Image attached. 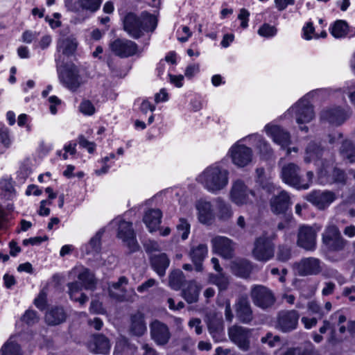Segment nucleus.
Listing matches in <instances>:
<instances>
[{
    "label": "nucleus",
    "instance_id": "obj_1",
    "mask_svg": "<svg viewBox=\"0 0 355 355\" xmlns=\"http://www.w3.org/2000/svg\"><path fill=\"white\" fill-rule=\"evenodd\" d=\"M197 181L209 192L217 194L225 189L229 182V171L219 164L207 167L197 178Z\"/></svg>",
    "mask_w": 355,
    "mask_h": 355
},
{
    "label": "nucleus",
    "instance_id": "obj_2",
    "mask_svg": "<svg viewBox=\"0 0 355 355\" xmlns=\"http://www.w3.org/2000/svg\"><path fill=\"white\" fill-rule=\"evenodd\" d=\"M157 25V18L146 11L140 17L132 12L128 13L123 19V28L134 39H139L144 32H153Z\"/></svg>",
    "mask_w": 355,
    "mask_h": 355
},
{
    "label": "nucleus",
    "instance_id": "obj_3",
    "mask_svg": "<svg viewBox=\"0 0 355 355\" xmlns=\"http://www.w3.org/2000/svg\"><path fill=\"white\" fill-rule=\"evenodd\" d=\"M308 94L300 98L291 106L287 111V114L295 119L296 123L302 131L307 132L309 128L304 125L310 123L315 118L313 107L311 104Z\"/></svg>",
    "mask_w": 355,
    "mask_h": 355
},
{
    "label": "nucleus",
    "instance_id": "obj_4",
    "mask_svg": "<svg viewBox=\"0 0 355 355\" xmlns=\"http://www.w3.org/2000/svg\"><path fill=\"white\" fill-rule=\"evenodd\" d=\"M347 245L338 228L334 225H328L322 234V248L327 252L343 250Z\"/></svg>",
    "mask_w": 355,
    "mask_h": 355
},
{
    "label": "nucleus",
    "instance_id": "obj_5",
    "mask_svg": "<svg viewBox=\"0 0 355 355\" xmlns=\"http://www.w3.org/2000/svg\"><path fill=\"white\" fill-rule=\"evenodd\" d=\"M255 193L241 179L232 181L230 190V200L237 206L251 205L254 202Z\"/></svg>",
    "mask_w": 355,
    "mask_h": 355
},
{
    "label": "nucleus",
    "instance_id": "obj_6",
    "mask_svg": "<svg viewBox=\"0 0 355 355\" xmlns=\"http://www.w3.org/2000/svg\"><path fill=\"white\" fill-rule=\"evenodd\" d=\"M275 245L266 235L257 237L253 244L252 255L260 262H267L275 257Z\"/></svg>",
    "mask_w": 355,
    "mask_h": 355
},
{
    "label": "nucleus",
    "instance_id": "obj_7",
    "mask_svg": "<svg viewBox=\"0 0 355 355\" xmlns=\"http://www.w3.org/2000/svg\"><path fill=\"white\" fill-rule=\"evenodd\" d=\"M57 67H58V58L55 59ZM58 71V78L61 83L72 92L76 91L83 84L82 78L79 74L78 67L71 64L66 65L62 69Z\"/></svg>",
    "mask_w": 355,
    "mask_h": 355
},
{
    "label": "nucleus",
    "instance_id": "obj_8",
    "mask_svg": "<svg viewBox=\"0 0 355 355\" xmlns=\"http://www.w3.org/2000/svg\"><path fill=\"white\" fill-rule=\"evenodd\" d=\"M250 297L253 304L263 310L271 308L276 302L273 292L263 285L253 286L250 290Z\"/></svg>",
    "mask_w": 355,
    "mask_h": 355
},
{
    "label": "nucleus",
    "instance_id": "obj_9",
    "mask_svg": "<svg viewBox=\"0 0 355 355\" xmlns=\"http://www.w3.org/2000/svg\"><path fill=\"white\" fill-rule=\"evenodd\" d=\"M300 313L296 310H281L276 316L275 328L283 333H288L297 329Z\"/></svg>",
    "mask_w": 355,
    "mask_h": 355
},
{
    "label": "nucleus",
    "instance_id": "obj_10",
    "mask_svg": "<svg viewBox=\"0 0 355 355\" xmlns=\"http://www.w3.org/2000/svg\"><path fill=\"white\" fill-rule=\"evenodd\" d=\"M300 172V168L297 164L289 163L282 168L281 177L284 182L297 189H307L309 182H305Z\"/></svg>",
    "mask_w": 355,
    "mask_h": 355
},
{
    "label": "nucleus",
    "instance_id": "obj_11",
    "mask_svg": "<svg viewBox=\"0 0 355 355\" xmlns=\"http://www.w3.org/2000/svg\"><path fill=\"white\" fill-rule=\"evenodd\" d=\"M241 141L236 142L228 151L233 164L239 168L249 165L252 160L253 152L251 148L241 144Z\"/></svg>",
    "mask_w": 355,
    "mask_h": 355
},
{
    "label": "nucleus",
    "instance_id": "obj_12",
    "mask_svg": "<svg viewBox=\"0 0 355 355\" xmlns=\"http://www.w3.org/2000/svg\"><path fill=\"white\" fill-rule=\"evenodd\" d=\"M113 223H118L117 237L122 240L123 244L128 248L129 252L132 253L138 251L139 245L137 241L132 223L123 220L119 221L115 220Z\"/></svg>",
    "mask_w": 355,
    "mask_h": 355
},
{
    "label": "nucleus",
    "instance_id": "obj_13",
    "mask_svg": "<svg viewBox=\"0 0 355 355\" xmlns=\"http://www.w3.org/2000/svg\"><path fill=\"white\" fill-rule=\"evenodd\" d=\"M112 52L121 58L140 55L143 49L133 41L127 39H116L110 44Z\"/></svg>",
    "mask_w": 355,
    "mask_h": 355
},
{
    "label": "nucleus",
    "instance_id": "obj_14",
    "mask_svg": "<svg viewBox=\"0 0 355 355\" xmlns=\"http://www.w3.org/2000/svg\"><path fill=\"white\" fill-rule=\"evenodd\" d=\"M252 329L240 325H232L228 328V336L232 342L243 351H248L250 348V338L252 335Z\"/></svg>",
    "mask_w": 355,
    "mask_h": 355
},
{
    "label": "nucleus",
    "instance_id": "obj_15",
    "mask_svg": "<svg viewBox=\"0 0 355 355\" xmlns=\"http://www.w3.org/2000/svg\"><path fill=\"white\" fill-rule=\"evenodd\" d=\"M295 267L300 276L317 275L322 271L323 263L313 257H305L297 262Z\"/></svg>",
    "mask_w": 355,
    "mask_h": 355
},
{
    "label": "nucleus",
    "instance_id": "obj_16",
    "mask_svg": "<svg viewBox=\"0 0 355 355\" xmlns=\"http://www.w3.org/2000/svg\"><path fill=\"white\" fill-rule=\"evenodd\" d=\"M317 232L311 226L303 225L299 228L297 245L305 250L314 251L316 249Z\"/></svg>",
    "mask_w": 355,
    "mask_h": 355
},
{
    "label": "nucleus",
    "instance_id": "obj_17",
    "mask_svg": "<svg viewBox=\"0 0 355 355\" xmlns=\"http://www.w3.org/2000/svg\"><path fill=\"white\" fill-rule=\"evenodd\" d=\"M78 42L76 36L73 34L67 35L64 31H62L60 36L57 41V51L64 55L69 57L75 54Z\"/></svg>",
    "mask_w": 355,
    "mask_h": 355
},
{
    "label": "nucleus",
    "instance_id": "obj_18",
    "mask_svg": "<svg viewBox=\"0 0 355 355\" xmlns=\"http://www.w3.org/2000/svg\"><path fill=\"white\" fill-rule=\"evenodd\" d=\"M151 338L158 345H164L171 338V332L166 324L159 321L154 320L150 324Z\"/></svg>",
    "mask_w": 355,
    "mask_h": 355
},
{
    "label": "nucleus",
    "instance_id": "obj_19",
    "mask_svg": "<svg viewBox=\"0 0 355 355\" xmlns=\"http://www.w3.org/2000/svg\"><path fill=\"white\" fill-rule=\"evenodd\" d=\"M264 130L266 134L272 137L273 141L279 145L282 148H286L291 144L290 133L280 126L267 124Z\"/></svg>",
    "mask_w": 355,
    "mask_h": 355
},
{
    "label": "nucleus",
    "instance_id": "obj_20",
    "mask_svg": "<svg viewBox=\"0 0 355 355\" xmlns=\"http://www.w3.org/2000/svg\"><path fill=\"white\" fill-rule=\"evenodd\" d=\"M207 329L215 342H220L224 338V322L221 315L214 313L207 316Z\"/></svg>",
    "mask_w": 355,
    "mask_h": 355
},
{
    "label": "nucleus",
    "instance_id": "obj_21",
    "mask_svg": "<svg viewBox=\"0 0 355 355\" xmlns=\"http://www.w3.org/2000/svg\"><path fill=\"white\" fill-rule=\"evenodd\" d=\"M236 316L243 324H250L254 319L253 311L247 296L240 297L235 304Z\"/></svg>",
    "mask_w": 355,
    "mask_h": 355
},
{
    "label": "nucleus",
    "instance_id": "obj_22",
    "mask_svg": "<svg viewBox=\"0 0 355 355\" xmlns=\"http://www.w3.org/2000/svg\"><path fill=\"white\" fill-rule=\"evenodd\" d=\"M332 191H313L306 196V200L320 209L327 207L335 200Z\"/></svg>",
    "mask_w": 355,
    "mask_h": 355
},
{
    "label": "nucleus",
    "instance_id": "obj_23",
    "mask_svg": "<svg viewBox=\"0 0 355 355\" xmlns=\"http://www.w3.org/2000/svg\"><path fill=\"white\" fill-rule=\"evenodd\" d=\"M325 150L320 144L311 141L305 149L304 161L306 163L314 162L316 164H320L323 168L326 167L324 159H322Z\"/></svg>",
    "mask_w": 355,
    "mask_h": 355
},
{
    "label": "nucleus",
    "instance_id": "obj_24",
    "mask_svg": "<svg viewBox=\"0 0 355 355\" xmlns=\"http://www.w3.org/2000/svg\"><path fill=\"white\" fill-rule=\"evenodd\" d=\"M214 250L225 259L233 257L234 243L228 238L218 236L211 240Z\"/></svg>",
    "mask_w": 355,
    "mask_h": 355
},
{
    "label": "nucleus",
    "instance_id": "obj_25",
    "mask_svg": "<svg viewBox=\"0 0 355 355\" xmlns=\"http://www.w3.org/2000/svg\"><path fill=\"white\" fill-rule=\"evenodd\" d=\"M349 114L339 107L328 108L321 112L320 117L322 120L328 121L335 125L343 123L348 117Z\"/></svg>",
    "mask_w": 355,
    "mask_h": 355
},
{
    "label": "nucleus",
    "instance_id": "obj_26",
    "mask_svg": "<svg viewBox=\"0 0 355 355\" xmlns=\"http://www.w3.org/2000/svg\"><path fill=\"white\" fill-rule=\"evenodd\" d=\"M271 211L275 214L285 213L291 205L290 196L286 191L272 197L270 201Z\"/></svg>",
    "mask_w": 355,
    "mask_h": 355
},
{
    "label": "nucleus",
    "instance_id": "obj_27",
    "mask_svg": "<svg viewBox=\"0 0 355 355\" xmlns=\"http://www.w3.org/2000/svg\"><path fill=\"white\" fill-rule=\"evenodd\" d=\"M111 345L109 339L102 334H95L89 344V349L94 354L105 355L110 352Z\"/></svg>",
    "mask_w": 355,
    "mask_h": 355
},
{
    "label": "nucleus",
    "instance_id": "obj_28",
    "mask_svg": "<svg viewBox=\"0 0 355 355\" xmlns=\"http://www.w3.org/2000/svg\"><path fill=\"white\" fill-rule=\"evenodd\" d=\"M216 210V216L220 221H228L234 214L232 205L221 197H217L214 200Z\"/></svg>",
    "mask_w": 355,
    "mask_h": 355
},
{
    "label": "nucleus",
    "instance_id": "obj_29",
    "mask_svg": "<svg viewBox=\"0 0 355 355\" xmlns=\"http://www.w3.org/2000/svg\"><path fill=\"white\" fill-rule=\"evenodd\" d=\"M253 269L252 262L248 259H236L231 263V270L235 275L247 278L250 276Z\"/></svg>",
    "mask_w": 355,
    "mask_h": 355
},
{
    "label": "nucleus",
    "instance_id": "obj_30",
    "mask_svg": "<svg viewBox=\"0 0 355 355\" xmlns=\"http://www.w3.org/2000/svg\"><path fill=\"white\" fill-rule=\"evenodd\" d=\"M150 262L152 268L160 277L165 275L166 270L170 264V259L165 253L154 254L150 257Z\"/></svg>",
    "mask_w": 355,
    "mask_h": 355
},
{
    "label": "nucleus",
    "instance_id": "obj_31",
    "mask_svg": "<svg viewBox=\"0 0 355 355\" xmlns=\"http://www.w3.org/2000/svg\"><path fill=\"white\" fill-rule=\"evenodd\" d=\"M162 213L159 209H150L146 211L143 221L150 232L156 231L161 223Z\"/></svg>",
    "mask_w": 355,
    "mask_h": 355
},
{
    "label": "nucleus",
    "instance_id": "obj_32",
    "mask_svg": "<svg viewBox=\"0 0 355 355\" xmlns=\"http://www.w3.org/2000/svg\"><path fill=\"white\" fill-rule=\"evenodd\" d=\"M128 283V279L125 277H120L116 282H113L109 286L110 296L117 301H124L125 300L124 286Z\"/></svg>",
    "mask_w": 355,
    "mask_h": 355
},
{
    "label": "nucleus",
    "instance_id": "obj_33",
    "mask_svg": "<svg viewBox=\"0 0 355 355\" xmlns=\"http://www.w3.org/2000/svg\"><path fill=\"white\" fill-rule=\"evenodd\" d=\"M200 290L201 286L196 282L191 280L184 285L182 295L187 303L192 304L198 301Z\"/></svg>",
    "mask_w": 355,
    "mask_h": 355
},
{
    "label": "nucleus",
    "instance_id": "obj_34",
    "mask_svg": "<svg viewBox=\"0 0 355 355\" xmlns=\"http://www.w3.org/2000/svg\"><path fill=\"white\" fill-rule=\"evenodd\" d=\"M196 207L198 210V219L200 222L204 224L209 223L214 217L211 202L200 200L196 202Z\"/></svg>",
    "mask_w": 355,
    "mask_h": 355
},
{
    "label": "nucleus",
    "instance_id": "obj_35",
    "mask_svg": "<svg viewBox=\"0 0 355 355\" xmlns=\"http://www.w3.org/2000/svg\"><path fill=\"white\" fill-rule=\"evenodd\" d=\"M207 246L205 244H200L191 249L189 255L195 265L196 271L200 272L202 270V262L207 254Z\"/></svg>",
    "mask_w": 355,
    "mask_h": 355
},
{
    "label": "nucleus",
    "instance_id": "obj_36",
    "mask_svg": "<svg viewBox=\"0 0 355 355\" xmlns=\"http://www.w3.org/2000/svg\"><path fill=\"white\" fill-rule=\"evenodd\" d=\"M243 141H249L259 150L262 155H268L272 153L270 144L264 139V138L257 134H252L242 139Z\"/></svg>",
    "mask_w": 355,
    "mask_h": 355
},
{
    "label": "nucleus",
    "instance_id": "obj_37",
    "mask_svg": "<svg viewBox=\"0 0 355 355\" xmlns=\"http://www.w3.org/2000/svg\"><path fill=\"white\" fill-rule=\"evenodd\" d=\"M68 293L70 299L79 302L80 305L85 304L88 301V297L80 291L83 289V285L79 282H73L67 284Z\"/></svg>",
    "mask_w": 355,
    "mask_h": 355
},
{
    "label": "nucleus",
    "instance_id": "obj_38",
    "mask_svg": "<svg viewBox=\"0 0 355 355\" xmlns=\"http://www.w3.org/2000/svg\"><path fill=\"white\" fill-rule=\"evenodd\" d=\"M146 329L144 315L142 313L137 312L131 316L130 331L133 335L141 336Z\"/></svg>",
    "mask_w": 355,
    "mask_h": 355
},
{
    "label": "nucleus",
    "instance_id": "obj_39",
    "mask_svg": "<svg viewBox=\"0 0 355 355\" xmlns=\"http://www.w3.org/2000/svg\"><path fill=\"white\" fill-rule=\"evenodd\" d=\"M66 319V314L61 307H55L46 312L45 320L49 325H57L63 322Z\"/></svg>",
    "mask_w": 355,
    "mask_h": 355
},
{
    "label": "nucleus",
    "instance_id": "obj_40",
    "mask_svg": "<svg viewBox=\"0 0 355 355\" xmlns=\"http://www.w3.org/2000/svg\"><path fill=\"white\" fill-rule=\"evenodd\" d=\"M339 154L343 160L350 164L355 162V146L351 141L345 140L342 142Z\"/></svg>",
    "mask_w": 355,
    "mask_h": 355
},
{
    "label": "nucleus",
    "instance_id": "obj_41",
    "mask_svg": "<svg viewBox=\"0 0 355 355\" xmlns=\"http://www.w3.org/2000/svg\"><path fill=\"white\" fill-rule=\"evenodd\" d=\"M78 279L86 290L94 291L96 288V280L94 274L87 268H84L78 275Z\"/></svg>",
    "mask_w": 355,
    "mask_h": 355
},
{
    "label": "nucleus",
    "instance_id": "obj_42",
    "mask_svg": "<svg viewBox=\"0 0 355 355\" xmlns=\"http://www.w3.org/2000/svg\"><path fill=\"white\" fill-rule=\"evenodd\" d=\"M185 277L180 270H175L172 271L169 275V286L175 291L180 289L184 286Z\"/></svg>",
    "mask_w": 355,
    "mask_h": 355
},
{
    "label": "nucleus",
    "instance_id": "obj_43",
    "mask_svg": "<svg viewBox=\"0 0 355 355\" xmlns=\"http://www.w3.org/2000/svg\"><path fill=\"white\" fill-rule=\"evenodd\" d=\"M104 233L103 230H100L96 234L90 239L89 243L85 245V251L87 254L93 252H98L101 245V237Z\"/></svg>",
    "mask_w": 355,
    "mask_h": 355
},
{
    "label": "nucleus",
    "instance_id": "obj_44",
    "mask_svg": "<svg viewBox=\"0 0 355 355\" xmlns=\"http://www.w3.org/2000/svg\"><path fill=\"white\" fill-rule=\"evenodd\" d=\"M348 31V25L343 20H337L331 28V35L336 38L345 37Z\"/></svg>",
    "mask_w": 355,
    "mask_h": 355
},
{
    "label": "nucleus",
    "instance_id": "obj_45",
    "mask_svg": "<svg viewBox=\"0 0 355 355\" xmlns=\"http://www.w3.org/2000/svg\"><path fill=\"white\" fill-rule=\"evenodd\" d=\"M103 0H78V3L82 10H85L92 13L99 10Z\"/></svg>",
    "mask_w": 355,
    "mask_h": 355
},
{
    "label": "nucleus",
    "instance_id": "obj_46",
    "mask_svg": "<svg viewBox=\"0 0 355 355\" xmlns=\"http://www.w3.org/2000/svg\"><path fill=\"white\" fill-rule=\"evenodd\" d=\"M1 352L2 355H22L19 345L10 341L3 345Z\"/></svg>",
    "mask_w": 355,
    "mask_h": 355
},
{
    "label": "nucleus",
    "instance_id": "obj_47",
    "mask_svg": "<svg viewBox=\"0 0 355 355\" xmlns=\"http://www.w3.org/2000/svg\"><path fill=\"white\" fill-rule=\"evenodd\" d=\"M291 258V248L285 245H280L278 246L277 252V259L281 262H286Z\"/></svg>",
    "mask_w": 355,
    "mask_h": 355
},
{
    "label": "nucleus",
    "instance_id": "obj_48",
    "mask_svg": "<svg viewBox=\"0 0 355 355\" xmlns=\"http://www.w3.org/2000/svg\"><path fill=\"white\" fill-rule=\"evenodd\" d=\"M277 29L275 26L265 23L259 27L258 34L264 37H273L277 34Z\"/></svg>",
    "mask_w": 355,
    "mask_h": 355
},
{
    "label": "nucleus",
    "instance_id": "obj_49",
    "mask_svg": "<svg viewBox=\"0 0 355 355\" xmlns=\"http://www.w3.org/2000/svg\"><path fill=\"white\" fill-rule=\"evenodd\" d=\"M212 281L219 288L220 291H225L229 285V279L223 273L219 272L216 275Z\"/></svg>",
    "mask_w": 355,
    "mask_h": 355
},
{
    "label": "nucleus",
    "instance_id": "obj_50",
    "mask_svg": "<svg viewBox=\"0 0 355 355\" xmlns=\"http://www.w3.org/2000/svg\"><path fill=\"white\" fill-rule=\"evenodd\" d=\"M79 111L84 115L92 116L95 112L96 109L93 103L87 99H84L79 105Z\"/></svg>",
    "mask_w": 355,
    "mask_h": 355
},
{
    "label": "nucleus",
    "instance_id": "obj_51",
    "mask_svg": "<svg viewBox=\"0 0 355 355\" xmlns=\"http://www.w3.org/2000/svg\"><path fill=\"white\" fill-rule=\"evenodd\" d=\"M177 230L180 233H182V239L186 240L190 233V225L186 219L181 218L177 225Z\"/></svg>",
    "mask_w": 355,
    "mask_h": 355
},
{
    "label": "nucleus",
    "instance_id": "obj_52",
    "mask_svg": "<svg viewBox=\"0 0 355 355\" xmlns=\"http://www.w3.org/2000/svg\"><path fill=\"white\" fill-rule=\"evenodd\" d=\"M307 309L311 314L317 315L318 319L322 318L324 313L320 305L316 301H311L307 304Z\"/></svg>",
    "mask_w": 355,
    "mask_h": 355
},
{
    "label": "nucleus",
    "instance_id": "obj_53",
    "mask_svg": "<svg viewBox=\"0 0 355 355\" xmlns=\"http://www.w3.org/2000/svg\"><path fill=\"white\" fill-rule=\"evenodd\" d=\"M21 320L28 325H32L39 321V317L36 311L33 310H27L21 317Z\"/></svg>",
    "mask_w": 355,
    "mask_h": 355
},
{
    "label": "nucleus",
    "instance_id": "obj_54",
    "mask_svg": "<svg viewBox=\"0 0 355 355\" xmlns=\"http://www.w3.org/2000/svg\"><path fill=\"white\" fill-rule=\"evenodd\" d=\"M332 178L334 182L341 184H345L346 183V174L344 171L338 168H334L332 172Z\"/></svg>",
    "mask_w": 355,
    "mask_h": 355
},
{
    "label": "nucleus",
    "instance_id": "obj_55",
    "mask_svg": "<svg viewBox=\"0 0 355 355\" xmlns=\"http://www.w3.org/2000/svg\"><path fill=\"white\" fill-rule=\"evenodd\" d=\"M78 144L81 147H83L84 148H87V151L89 153H92L95 150V148H96L95 143L88 141L83 135L79 136Z\"/></svg>",
    "mask_w": 355,
    "mask_h": 355
},
{
    "label": "nucleus",
    "instance_id": "obj_56",
    "mask_svg": "<svg viewBox=\"0 0 355 355\" xmlns=\"http://www.w3.org/2000/svg\"><path fill=\"white\" fill-rule=\"evenodd\" d=\"M263 343H267L270 347H274L276 344L279 343L280 338L279 336H273L271 333H268L261 339Z\"/></svg>",
    "mask_w": 355,
    "mask_h": 355
},
{
    "label": "nucleus",
    "instance_id": "obj_57",
    "mask_svg": "<svg viewBox=\"0 0 355 355\" xmlns=\"http://www.w3.org/2000/svg\"><path fill=\"white\" fill-rule=\"evenodd\" d=\"M297 355H321L313 345L309 344L304 348L297 347Z\"/></svg>",
    "mask_w": 355,
    "mask_h": 355
},
{
    "label": "nucleus",
    "instance_id": "obj_58",
    "mask_svg": "<svg viewBox=\"0 0 355 355\" xmlns=\"http://www.w3.org/2000/svg\"><path fill=\"white\" fill-rule=\"evenodd\" d=\"M35 305L40 310H44L46 305V293L42 290L34 301Z\"/></svg>",
    "mask_w": 355,
    "mask_h": 355
},
{
    "label": "nucleus",
    "instance_id": "obj_59",
    "mask_svg": "<svg viewBox=\"0 0 355 355\" xmlns=\"http://www.w3.org/2000/svg\"><path fill=\"white\" fill-rule=\"evenodd\" d=\"M200 71V64H191L187 67L184 75L188 78H193L196 74H197Z\"/></svg>",
    "mask_w": 355,
    "mask_h": 355
},
{
    "label": "nucleus",
    "instance_id": "obj_60",
    "mask_svg": "<svg viewBox=\"0 0 355 355\" xmlns=\"http://www.w3.org/2000/svg\"><path fill=\"white\" fill-rule=\"evenodd\" d=\"M295 225V222L292 216L288 215L286 216L285 220L281 222L277 225L279 230H289Z\"/></svg>",
    "mask_w": 355,
    "mask_h": 355
},
{
    "label": "nucleus",
    "instance_id": "obj_61",
    "mask_svg": "<svg viewBox=\"0 0 355 355\" xmlns=\"http://www.w3.org/2000/svg\"><path fill=\"white\" fill-rule=\"evenodd\" d=\"M157 284L155 279L150 278L147 281L142 283L137 287V291L139 293H144L148 291L150 288L155 286Z\"/></svg>",
    "mask_w": 355,
    "mask_h": 355
},
{
    "label": "nucleus",
    "instance_id": "obj_62",
    "mask_svg": "<svg viewBox=\"0 0 355 355\" xmlns=\"http://www.w3.org/2000/svg\"><path fill=\"white\" fill-rule=\"evenodd\" d=\"M328 329H331V338L329 339V342L333 340L334 335L335 334V329L334 326L331 324L329 320H324L322 322V326L320 327L319 331L321 334H325Z\"/></svg>",
    "mask_w": 355,
    "mask_h": 355
},
{
    "label": "nucleus",
    "instance_id": "obj_63",
    "mask_svg": "<svg viewBox=\"0 0 355 355\" xmlns=\"http://www.w3.org/2000/svg\"><path fill=\"white\" fill-rule=\"evenodd\" d=\"M0 141L6 147H8L10 144L8 130L6 128H0Z\"/></svg>",
    "mask_w": 355,
    "mask_h": 355
},
{
    "label": "nucleus",
    "instance_id": "obj_64",
    "mask_svg": "<svg viewBox=\"0 0 355 355\" xmlns=\"http://www.w3.org/2000/svg\"><path fill=\"white\" fill-rule=\"evenodd\" d=\"M301 321L302 324L304 325V327L307 329H309L316 326L318 323V318L315 317H302Z\"/></svg>",
    "mask_w": 355,
    "mask_h": 355
}]
</instances>
